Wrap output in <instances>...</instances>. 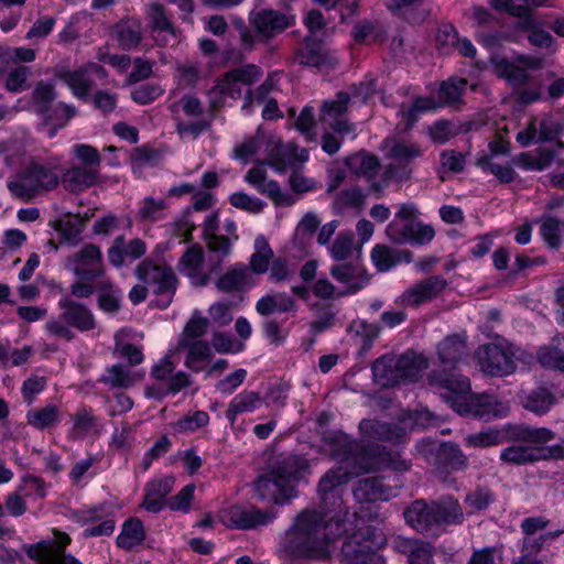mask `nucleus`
I'll return each mask as SVG.
<instances>
[{
  "mask_svg": "<svg viewBox=\"0 0 564 564\" xmlns=\"http://www.w3.org/2000/svg\"><path fill=\"white\" fill-rule=\"evenodd\" d=\"M433 368L427 375L432 387L444 389V401L458 414L488 421L505 417L509 406L494 395L473 393L470 380L460 373L462 359L452 355H436Z\"/></svg>",
  "mask_w": 564,
  "mask_h": 564,
  "instance_id": "obj_1",
  "label": "nucleus"
},
{
  "mask_svg": "<svg viewBox=\"0 0 564 564\" xmlns=\"http://www.w3.org/2000/svg\"><path fill=\"white\" fill-rule=\"evenodd\" d=\"M315 510H303L285 532L281 551L294 560L325 561L329 545L346 532L344 520Z\"/></svg>",
  "mask_w": 564,
  "mask_h": 564,
  "instance_id": "obj_2",
  "label": "nucleus"
},
{
  "mask_svg": "<svg viewBox=\"0 0 564 564\" xmlns=\"http://www.w3.org/2000/svg\"><path fill=\"white\" fill-rule=\"evenodd\" d=\"M336 457L351 470L330 469L321 478L318 491L323 500H326L328 495H333L337 487L346 484L352 476L382 468L403 473L411 467V463L402 458L399 451H392L377 443L361 446L352 441L347 442L336 451Z\"/></svg>",
  "mask_w": 564,
  "mask_h": 564,
  "instance_id": "obj_3",
  "label": "nucleus"
},
{
  "mask_svg": "<svg viewBox=\"0 0 564 564\" xmlns=\"http://www.w3.org/2000/svg\"><path fill=\"white\" fill-rule=\"evenodd\" d=\"M308 462L302 456L290 455L253 482L254 494L261 502L282 505L296 496L295 485L304 477Z\"/></svg>",
  "mask_w": 564,
  "mask_h": 564,
  "instance_id": "obj_4",
  "label": "nucleus"
},
{
  "mask_svg": "<svg viewBox=\"0 0 564 564\" xmlns=\"http://www.w3.org/2000/svg\"><path fill=\"white\" fill-rule=\"evenodd\" d=\"M555 438V433L547 427H534L527 423L505 424L501 427H489L466 437L470 447H490L505 443L546 444Z\"/></svg>",
  "mask_w": 564,
  "mask_h": 564,
  "instance_id": "obj_5",
  "label": "nucleus"
},
{
  "mask_svg": "<svg viewBox=\"0 0 564 564\" xmlns=\"http://www.w3.org/2000/svg\"><path fill=\"white\" fill-rule=\"evenodd\" d=\"M429 367L424 355H381L372 364L373 380L382 388L415 381Z\"/></svg>",
  "mask_w": 564,
  "mask_h": 564,
  "instance_id": "obj_6",
  "label": "nucleus"
},
{
  "mask_svg": "<svg viewBox=\"0 0 564 564\" xmlns=\"http://www.w3.org/2000/svg\"><path fill=\"white\" fill-rule=\"evenodd\" d=\"M384 544L386 536L379 528L362 524L344 541L340 564H384L377 552Z\"/></svg>",
  "mask_w": 564,
  "mask_h": 564,
  "instance_id": "obj_7",
  "label": "nucleus"
},
{
  "mask_svg": "<svg viewBox=\"0 0 564 564\" xmlns=\"http://www.w3.org/2000/svg\"><path fill=\"white\" fill-rule=\"evenodd\" d=\"M58 182L59 177L53 167L31 162L18 174L17 181L8 183V188L13 196L30 200L40 192L56 188Z\"/></svg>",
  "mask_w": 564,
  "mask_h": 564,
  "instance_id": "obj_8",
  "label": "nucleus"
},
{
  "mask_svg": "<svg viewBox=\"0 0 564 564\" xmlns=\"http://www.w3.org/2000/svg\"><path fill=\"white\" fill-rule=\"evenodd\" d=\"M139 281L152 288L155 295L165 296L161 308H166L176 292L177 278L169 265L156 264L152 259L142 260L134 270Z\"/></svg>",
  "mask_w": 564,
  "mask_h": 564,
  "instance_id": "obj_9",
  "label": "nucleus"
},
{
  "mask_svg": "<svg viewBox=\"0 0 564 564\" xmlns=\"http://www.w3.org/2000/svg\"><path fill=\"white\" fill-rule=\"evenodd\" d=\"M420 454L437 469L464 470L468 466V458L454 442H431L417 443Z\"/></svg>",
  "mask_w": 564,
  "mask_h": 564,
  "instance_id": "obj_10",
  "label": "nucleus"
},
{
  "mask_svg": "<svg viewBox=\"0 0 564 564\" xmlns=\"http://www.w3.org/2000/svg\"><path fill=\"white\" fill-rule=\"evenodd\" d=\"M65 267L80 281H96L106 272L101 250L93 243H87L70 254Z\"/></svg>",
  "mask_w": 564,
  "mask_h": 564,
  "instance_id": "obj_11",
  "label": "nucleus"
},
{
  "mask_svg": "<svg viewBox=\"0 0 564 564\" xmlns=\"http://www.w3.org/2000/svg\"><path fill=\"white\" fill-rule=\"evenodd\" d=\"M257 42H268L293 25L294 19L274 9L252 10L248 17Z\"/></svg>",
  "mask_w": 564,
  "mask_h": 564,
  "instance_id": "obj_12",
  "label": "nucleus"
},
{
  "mask_svg": "<svg viewBox=\"0 0 564 564\" xmlns=\"http://www.w3.org/2000/svg\"><path fill=\"white\" fill-rule=\"evenodd\" d=\"M386 235L394 245L424 246L435 237L432 225L420 221H401L393 219L386 228Z\"/></svg>",
  "mask_w": 564,
  "mask_h": 564,
  "instance_id": "obj_13",
  "label": "nucleus"
},
{
  "mask_svg": "<svg viewBox=\"0 0 564 564\" xmlns=\"http://www.w3.org/2000/svg\"><path fill=\"white\" fill-rule=\"evenodd\" d=\"M209 326L208 318L195 311L186 322L177 341V350L186 352H210V345L205 335Z\"/></svg>",
  "mask_w": 564,
  "mask_h": 564,
  "instance_id": "obj_14",
  "label": "nucleus"
},
{
  "mask_svg": "<svg viewBox=\"0 0 564 564\" xmlns=\"http://www.w3.org/2000/svg\"><path fill=\"white\" fill-rule=\"evenodd\" d=\"M390 484L387 477L375 476L359 479L354 489V495L359 501L376 502L389 500L399 494L400 480L394 478Z\"/></svg>",
  "mask_w": 564,
  "mask_h": 564,
  "instance_id": "obj_15",
  "label": "nucleus"
},
{
  "mask_svg": "<svg viewBox=\"0 0 564 564\" xmlns=\"http://www.w3.org/2000/svg\"><path fill=\"white\" fill-rule=\"evenodd\" d=\"M329 273L337 282L345 284V290L338 292L337 296L356 294L371 280V274L357 261L335 264L329 269Z\"/></svg>",
  "mask_w": 564,
  "mask_h": 564,
  "instance_id": "obj_16",
  "label": "nucleus"
},
{
  "mask_svg": "<svg viewBox=\"0 0 564 564\" xmlns=\"http://www.w3.org/2000/svg\"><path fill=\"white\" fill-rule=\"evenodd\" d=\"M272 519V516L256 507L235 505L225 509L221 513V521L228 527L238 530H250L258 525H264Z\"/></svg>",
  "mask_w": 564,
  "mask_h": 564,
  "instance_id": "obj_17",
  "label": "nucleus"
},
{
  "mask_svg": "<svg viewBox=\"0 0 564 564\" xmlns=\"http://www.w3.org/2000/svg\"><path fill=\"white\" fill-rule=\"evenodd\" d=\"M359 430L368 438L394 445L402 444L408 438V430L399 423L364 419L359 423Z\"/></svg>",
  "mask_w": 564,
  "mask_h": 564,
  "instance_id": "obj_18",
  "label": "nucleus"
},
{
  "mask_svg": "<svg viewBox=\"0 0 564 564\" xmlns=\"http://www.w3.org/2000/svg\"><path fill=\"white\" fill-rule=\"evenodd\" d=\"M147 252V245L140 238H134L126 243L123 235L115 238L112 246L108 249L107 256L109 262L116 267L121 268L126 262H133Z\"/></svg>",
  "mask_w": 564,
  "mask_h": 564,
  "instance_id": "obj_19",
  "label": "nucleus"
},
{
  "mask_svg": "<svg viewBox=\"0 0 564 564\" xmlns=\"http://www.w3.org/2000/svg\"><path fill=\"white\" fill-rule=\"evenodd\" d=\"M557 402V397L544 382L527 392H522L520 397L522 408L538 416L549 413Z\"/></svg>",
  "mask_w": 564,
  "mask_h": 564,
  "instance_id": "obj_20",
  "label": "nucleus"
},
{
  "mask_svg": "<svg viewBox=\"0 0 564 564\" xmlns=\"http://www.w3.org/2000/svg\"><path fill=\"white\" fill-rule=\"evenodd\" d=\"M404 519L417 532L430 534L437 528L433 501L425 502L422 499L415 500L403 512Z\"/></svg>",
  "mask_w": 564,
  "mask_h": 564,
  "instance_id": "obj_21",
  "label": "nucleus"
},
{
  "mask_svg": "<svg viewBox=\"0 0 564 564\" xmlns=\"http://www.w3.org/2000/svg\"><path fill=\"white\" fill-rule=\"evenodd\" d=\"M447 285V281L438 275L429 276L402 294V302L419 306L435 299Z\"/></svg>",
  "mask_w": 564,
  "mask_h": 564,
  "instance_id": "obj_22",
  "label": "nucleus"
},
{
  "mask_svg": "<svg viewBox=\"0 0 564 564\" xmlns=\"http://www.w3.org/2000/svg\"><path fill=\"white\" fill-rule=\"evenodd\" d=\"M254 283L248 267L243 263H236L217 279L216 288L225 293L245 292Z\"/></svg>",
  "mask_w": 564,
  "mask_h": 564,
  "instance_id": "obj_23",
  "label": "nucleus"
},
{
  "mask_svg": "<svg viewBox=\"0 0 564 564\" xmlns=\"http://www.w3.org/2000/svg\"><path fill=\"white\" fill-rule=\"evenodd\" d=\"M58 304L63 310L61 317L68 326L75 327L80 332H88L95 328L94 315L87 306L68 299L61 300Z\"/></svg>",
  "mask_w": 564,
  "mask_h": 564,
  "instance_id": "obj_24",
  "label": "nucleus"
},
{
  "mask_svg": "<svg viewBox=\"0 0 564 564\" xmlns=\"http://www.w3.org/2000/svg\"><path fill=\"white\" fill-rule=\"evenodd\" d=\"M99 170L73 165L63 173L59 180L67 192L77 194L97 184Z\"/></svg>",
  "mask_w": 564,
  "mask_h": 564,
  "instance_id": "obj_25",
  "label": "nucleus"
},
{
  "mask_svg": "<svg viewBox=\"0 0 564 564\" xmlns=\"http://www.w3.org/2000/svg\"><path fill=\"white\" fill-rule=\"evenodd\" d=\"M296 59L303 66L321 68L333 65V57L325 48L322 41L312 35L304 39V46L297 50Z\"/></svg>",
  "mask_w": 564,
  "mask_h": 564,
  "instance_id": "obj_26",
  "label": "nucleus"
},
{
  "mask_svg": "<svg viewBox=\"0 0 564 564\" xmlns=\"http://www.w3.org/2000/svg\"><path fill=\"white\" fill-rule=\"evenodd\" d=\"M174 478L166 476L164 478L154 479L147 484L142 507L152 513L160 512L167 506L166 496L172 491Z\"/></svg>",
  "mask_w": 564,
  "mask_h": 564,
  "instance_id": "obj_27",
  "label": "nucleus"
},
{
  "mask_svg": "<svg viewBox=\"0 0 564 564\" xmlns=\"http://www.w3.org/2000/svg\"><path fill=\"white\" fill-rule=\"evenodd\" d=\"M540 444L512 443L500 452L499 459L502 464L511 466H524L541 460Z\"/></svg>",
  "mask_w": 564,
  "mask_h": 564,
  "instance_id": "obj_28",
  "label": "nucleus"
},
{
  "mask_svg": "<svg viewBox=\"0 0 564 564\" xmlns=\"http://www.w3.org/2000/svg\"><path fill=\"white\" fill-rule=\"evenodd\" d=\"M437 525H462L465 512L458 499L452 495H443L433 500Z\"/></svg>",
  "mask_w": 564,
  "mask_h": 564,
  "instance_id": "obj_29",
  "label": "nucleus"
},
{
  "mask_svg": "<svg viewBox=\"0 0 564 564\" xmlns=\"http://www.w3.org/2000/svg\"><path fill=\"white\" fill-rule=\"evenodd\" d=\"M110 34L123 51L137 48L142 41L141 24L132 19L120 20L112 26Z\"/></svg>",
  "mask_w": 564,
  "mask_h": 564,
  "instance_id": "obj_30",
  "label": "nucleus"
},
{
  "mask_svg": "<svg viewBox=\"0 0 564 564\" xmlns=\"http://www.w3.org/2000/svg\"><path fill=\"white\" fill-rule=\"evenodd\" d=\"M480 370L490 377H507L517 369L516 355H475Z\"/></svg>",
  "mask_w": 564,
  "mask_h": 564,
  "instance_id": "obj_31",
  "label": "nucleus"
},
{
  "mask_svg": "<svg viewBox=\"0 0 564 564\" xmlns=\"http://www.w3.org/2000/svg\"><path fill=\"white\" fill-rule=\"evenodd\" d=\"M143 377V370H132L129 369V366L118 364L107 368L106 373L100 378V381L112 389H128L132 387L135 382L142 380Z\"/></svg>",
  "mask_w": 564,
  "mask_h": 564,
  "instance_id": "obj_32",
  "label": "nucleus"
},
{
  "mask_svg": "<svg viewBox=\"0 0 564 564\" xmlns=\"http://www.w3.org/2000/svg\"><path fill=\"white\" fill-rule=\"evenodd\" d=\"M438 108L440 104H437L433 96L415 97L410 107L404 108L402 106L398 112L404 123L403 130H411L422 113L434 111Z\"/></svg>",
  "mask_w": 564,
  "mask_h": 564,
  "instance_id": "obj_33",
  "label": "nucleus"
},
{
  "mask_svg": "<svg viewBox=\"0 0 564 564\" xmlns=\"http://www.w3.org/2000/svg\"><path fill=\"white\" fill-rule=\"evenodd\" d=\"M145 540V531L139 518L124 521L120 534L117 536V546L124 551H132Z\"/></svg>",
  "mask_w": 564,
  "mask_h": 564,
  "instance_id": "obj_34",
  "label": "nucleus"
},
{
  "mask_svg": "<svg viewBox=\"0 0 564 564\" xmlns=\"http://www.w3.org/2000/svg\"><path fill=\"white\" fill-rule=\"evenodd\" d=\"M59 78L69 86L75 97L84 101L88 100L89 91L93 89L95 83L88 75L86 68L64 70L59 74Z\"/></svg>",
  "mask_w": 564,
  "mask_h": 564,
  "instance_id": "obj_35",
  "label": "nucleus"
},
{
  "mask_svg": "<svg viewBox=\"0 0 564 564\" xmlns=\"http://www.w3.org/2000/svg\"><path fill=\"white\" fill-rule=\"evenodd\" d=\"M122 292L110 281H101L98 285V307L110 315L121 310Z\"/></svg>",
  "mask_w": 564,
  "mask_h": 564,
  "instance_id": "obj_36",
  "label": "nucleus"
},
{
  "mask_svg": "<svg viewBox=\"0 0 564 564\" xmlns=\"http://www.w3.org/2000/svg\"><path fill=\"white\" fill-rule=\"evenodd\" d=\"M86 218L79 215L66 214L53 223V228L59 232L63 240L77 243L86 225Z\"/></svg>",
  "mask_w": 564,
  "mask_h": 564,
  "instance_id": "obj_37",
  "label": "nucleus"
},
{
  "mask_svg": "<svg viewBox=\"0 0 564 564\" xmlns=\"http://www.w3.org/2000/svg\"><path fill=\"white\" fill-rule=\"evenodd\" d=\"M262 398L258 392L254 391H243L237 394L229 403L228 409L226 410V419L234 424L237 415L251 412L259 406Z\"/></svg>",
  "mask_w": 564,
  "mask_h": 564,
  "instance_id": "obj_38",
  "label": "nucleus"
},
{
  "mask_svg": "<svg viewBox=\"0 0 564 564\" xmlns=\"http://www.w3.org/2000/svg\"><path fill=\"white\" fill-rule=\"evenodd\" d=\"M345 163L352 173L368 177H372L380 166L378 158L365 151L349 155Z\"/></svg>",
  "mask_w": 564,
  "mask_h": 564,
  "instance_id": "obj_39",
  "label": "nucleus"
},
{
  "mask_svg": "<svg viewBox=\"0 0 564 564\" xmlns=\"http://www.w3.org/2000/svg\"><path fill=\"white\" fill-rule=\"evenodd\" d=\"M495 500L496 495L489 487L477 486L465 496L464 503L469 508L467 514L487 510Z\"/></svg>",
  "mask_w": 564,
  "mask_h": 564,
  "instance_id": "obj_40",
  "label": "nucleus"
},
{
  "mask_svg": "<svg viewBox=\"0 0 564 564\" xmlns=\"http://www.w3.org/2000/svg\"><path fill=\"white\" fill-rule=\"evenodd\" d=\"M459 128L451 120L441 119L426 127V134L437 145L445 144L459 134Z\"/></svg>",
  "mask_w": 564,
  "mask_h": 564,
  "instance_id": "obj_41",
  "label": "nucleus"
},
{
  "mask_svg": "<svg viewBox=\"0 0 564 564\" xmlns=\"http://www.w3.org/2000/svg\"><path fill=\"white\" fill-rule=\"evenodd\" d=\"M142 334H138L129 328H121L115 334L113 352H142L144 349Z\"/></svg>",
  "mask_w": 564,
  "mask_h": 564,
  "instance_id": "obj_42",
  "label": "nucleus"
},
{
  "mask_svg": "<svg viewBox=\"0 0 564 564\" xmlns=\"http://www.w3.org/2000/svg\"><path fill=\"white\" fill-rule=\"evenodd\" d=\"M561 220L553 216L545 215L542 217L540 235L550 249L558 250L561 247Z\"/></svg>",
  "mask_w": 564,
  "mask_h": 564,
  "instance_id": "obj_43",
  "label": "nucleus"
},
{
  "mask_svg": "<svg viewBox=\"0 0 564 564\" xmlns=\"http://www.w3.org/2000/svg\"><path fill=\"white\" fill-rule=\"evenodd\" d=\"M476 165L484 172L495 175L501 183H510L514 180V171L509 165H500L491 162V155L481 153L477 160Z\"/></svg>",
  "mask_w": 564,
  "mask_h": 564,
  "instance_id": "obj_44",
  "label": "nucleus"
},
{
  "mask_svg": "<svg viewBox=\"0 0 564 564\" xmlns=\"http://www.w3.org/2000/svg\"><path fill=\"white\" fill-rule=\"evenodd\" d=\"M350 329H355V336L361 344L359 352H366L372 348L373 341L379 337L380 326L365 321L354 322Z\"/></svg>",
  "mask_w": 564,
  "mask_h": 564,
  "instance_id": "obj_45",
  "label": "nucleus"
},
{
  "mask_svg": "<svg viewBox=\"0 0 564 564\" xmlns=\"http://www.w3.org/2000/svg\"><path fill=\"white\" fill-rule=\"evenodd\" d=\"M59 410L54 404H48L44 408L30 411L26 415L28 423L32 426L43 430L58 421Z\"/></svg>",
  "mask_w": 564,
  "mask_h": 564,
  "instance_id": "obj_46",
  "label": "nucleus"
},
{
  "mask_svg": "<svg viewBox=\"0 0 564 564\" xmlns=\"http://www.w3.org/2000/svg\"><path fill=\"white\" fill-rule=\"evenodd\" d=\"M554 158L555 152L553 150L540 148L536 150L535 156L529 153H521L519 161L524 169L543 171L552 164Z\"/></svg>",
  "mask_w": 564,
  "mask_h": 564,
  "instance_id": "obj_47",
  "label": "nucleus"
},
{
  "mask_svg": "<svg viewBox=\"0 0 564 564\" xmlns=\"http://www.w3.org/2000/svg\"><path fill=\"white\" fill-rule=\"evenodd\" d=\"M33 99L36 104L37 113L43 116L45 120H50L51 104L55 99L54 87L44 82L37 83L33 90Z\"/></svg>",
  "mask_w": 564,
  "mask_h": 564,
  "instance_id": "obj_48",
  "label": "nucleus"
},
{
  "mask_svg": "<svg viewBox=\"0 0 564 564\" xmlns=\"http://www.w3.org/2000/svg\"><path fill=\"white\" fill-rule=\"evenodd\" d=\"M149 15L151 19V24L153 28V31H160L164 32L174 39L176 37V28L172 23L170 17L167 15V12L163 4L161 3H153L150 7Z\"/></svg>",
  "mask_w": 564,
  "mask_h": 564,
  "instance_id": "obj_49",
  "label": "nucleus"
},
{
  "mask_svg": "<svg viewBox=\"0 0 564 564\" xmlns=\"http://www.w3.org/2000/svg\"><path fill=\"white\" fill-rule=\"evenodd\" d=\"M465 85V79L457 83L453 80L443 82L440 86L438 99H436L440 108L457 104L460 100Z\"/></svg>",
  "mask_w": 564,
  "mask_h": 564,
  "instance_id": "obj_50",
  "label": "nucleus"
},
{
  "mask_svg": "<svg viewBox=\"0 0 564 564\" xmlns=\"http://www.w3.org/2000/svg\"><path fill=\"white\" fill-rule=\"evenodd\" d=\"M262 76V70L254 64H247L227 72V78L239 84L251 86Z\"/></svg>",
  "mask_w": 564,
  "mask_h": 564,
  "instance_id": "obj_51",
  "label": "nucleus"
},
{
  "mask_svg": "<svg viewBox=\"0 0 564 564\" xmlns=\"http://www.w3.org/2000/svg\"><path fill=\"white\" fill-rule=\"evenodd\" d=\"M164 89L155 83H143L131 91V99L139 105H148L162 96Z\"/></svg>",
  "mask_w": 564,
  "mask_h": 564,
  "instance_id": "obj_52",
  "label": "nucleus"
},
{
  "mask_svg": "<svg viewBox=\"0 0 564 564\" xmlns=\"http://www.w3.org/2000/svg\"><path fill=\"white\" fill-rule=\"evenodd\" d=\"M73 153L82 163L80 166L91 167L93 170H99L101 163V155L99 151L89 144H75L73 147Z\"/></svg>",
  "mask_w": 564,
  "mask_h": 564,
  "instance_id": "obj_53",
  "label": "nucleus"
},
{
  "mask_svg": "<svg viewBox=\"0 0 564 564\" xmlns=\"http://www.w3.org/2000/svg\"><path fill=\"white\" fill-rule=\"evenodd\" d=\"M291 386L288 382L280 381L268 387L264 400L269 406L282 409L286 404Z\"/></svg>",
  "mask_w": 564,
  "mask_h": 564,
  "instance_id": "obj_54",
  "label": "nucleus"
},
{
  "mask_svg": "<svg viewBox=\"0 0 564 564\" xmlns=\"http://www.w3.org/2000/svg\"><path fill=\"white\" fill-rule=\"evenodd\" d=\"M394 249L376 245L371 251V260L379 272H386L397 265Z\"/></svg>",
  "mask_w": 564,
  "mask_h": 564,
  "instance_id": "obj_55",
  "label": "nucleus"
},
{
  "mask_svg": "<svg viewBox=\"0 0 564 564\" xmlns=\"http://www.w3.org/2000/svg\"><path fill=\"white\" fill-rule=\"evenodd\" d=\"M229 203L241 210L249 212L252 214L260 213L263 207L265 206V203L257 197H251L245 192H236L230 195Z\"/></svg>",
  "mask_w": 564,
  "mask_h": 564,
  "instance_id": "obj_56",
  "label": "nucleus"
},
{
  "mask_svg": "<svg viewBox=\"0 0 564 564\" xmlns=\"http://www.w3.org/2000/svg\"><path fill=\"white\" fill-rule=\"evenodd\" d=\"M354 238L351 231H341L338 234L330 248V254L336 261L346 260L350 256Z\"/></svg>",
  "mask_w": 564,
  "mask_h": 564,
  "instance_id": "obj_57",
  "label": "nucleus"
},
{
  "mask_svg": "<svg viewBox=\"0 0 564 564\" xmlns=\"http://www.w3.org/2000/svg\"><path fill=\"white\" fill-rule=\"evenodd\" d=\"M489 343L482 344L475 352H516V346L503 336L488 332Z\"/></svg>",
  "mask_w": 564,
  "mask_h": 564,
  "instance_id": "obj_58",
  "label": "nucleus"
},
{
  "mask_svg": "<svg viewBox=\"0 0 564 564\" xmlns=\"http://www.w3.org/2000/svg\"><path fill=\"white\" fill-rule=\"evenodd\" d=\"M30 74V67L23 65L11 69L6 79L7 90L10 93H20L29 88L26 79Z\"/></svg>",
  "mask_w": 564,
  "mask_h": 564,
  "instance_id": "obj_59",
  "label": "nucleus"
},
{
  "mask_svg": "<svg viewBox=\"0 0 564 564\" xmlns=\"http://www.w3.org/2000/svg\"><path fill=\"white\" fill-rule=\"evenodd\" d=\"M164 208V199L155 200L152 197H147L143 200L142 207L139 209L138 215L142 220L158 221L163 218Z\"/></svg>",
  "mask_w": 564,
  "mask_h": 564,
  "instance_id": "obj_60",
  "label": "nucleus"
},
{
  "mask_svg": "<svg viewBox=\"0 0 564 564\" xmlns=\"http://www.w3.org/2000/svg\"><path fill=\"white\" fill-rule=\"evenodd\" d=\"M209 422V415L205 411H195L192 415L180 419L175 427L178 432H193L204 427Z\"/></svg>",
  "mask_w": 564,
  "mask_h": 564,
  "instance_id": "obj_61",
  "label": "nucleus"
},
{
  "mask_svg": "<svg viewBox=\"0 0 564 564\" xmlns=\"http://www.w3.org/2000/svg\"><path fill=\"white\" fill-rule=\"evenodd\" d=\"M35 50L30 47H9L0 46V58L11 61L13 63L24 62L31 63L35 59Z\"/></svg>",
  "mask_w": 564,
  "mask_h": 564,
  "instance_id": "obj_62",
  "label": "nucleus"
},
{
  "mask_svg": "<svg viewBox=\"0 0 564 564\" xmlns=\"http://www.w3.org/2000/svg\"><path fill=\"white\" fill-rule=\"evenodd\" d=\"M422 155V150L415 144H408L405 142H395L390 149L389 156L400 162H410L415 158Z\"/></svg>",
  "mask_w": 564,
  "mask_h": 564,
  "instance_id": "obj_63",
  "label": "nucleus"
},
{
  "mask_svg": "<svg viewBox=\"0 0 564 564\" xmlns=\"http://www.w3.org/2000/svg\"><path fill=\"white\" fill-rule=\"evenodd\" d=\"M74 430L84 434L88 433L98 426V419L93 414V411L87 408H80L73 415Z\"/></svg>",
  "mask_w": 564,
  "mask_h": 564,
  "instance_id": "obj_64",
  "label": "nucleus"
}]
</instances>
